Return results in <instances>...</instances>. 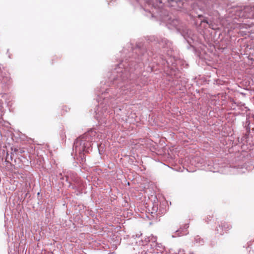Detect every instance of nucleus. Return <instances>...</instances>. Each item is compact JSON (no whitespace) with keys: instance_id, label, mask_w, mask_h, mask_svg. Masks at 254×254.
Returning <instances> with one entry per match:
<instances>
[{"instance_id":"nucleus-1","label":"nucleus","mask_w":254,"mask_h":254,"mask_svg":"<svg viewBox=\"0 0 254 254\" xmlns=\"http://www.w3.org/2000/svg\"><path fill=\"white\" fill-rule=\"evenodd\" d=\"M79 141L77 140V141H76V142H75V143H74V146H75V148H76L77 146V144L78 143Z\"/></svg>"}]
</instances>
